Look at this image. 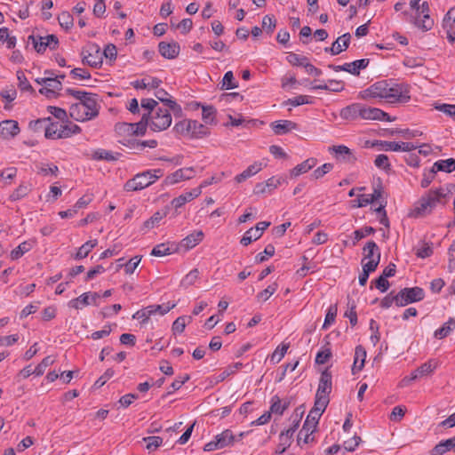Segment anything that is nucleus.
Masks as SVG:
<instances>
[{
    "mask_svg": "<svg viewBox=\"0 0 455 455\" xmlns=\"http://www.w3.org/2000/svg\"><path fill=\"white\" fill-rule=\"evenodd\" d=\"M432 168L435 172H444L451 173L455 171V159L449 158L446 160H439L433 164Z\"/></svg>",
    "mask_w": 455,
    "mask_h": 455,
    "instance_id": "nucleus-31",
    "label": "nucleus"
},
{
    "mask_svg": "<svg viewBox=\"0 0 455 455\" xmlns=\"http://www.w3.org/2000/svg\"><path fill=\"white\" fill-rule=\"evenodd\" d=\"M455 185L449 184L446 188L440 187L439 188L428 190L421 198L415 204L414 209L410 213L411 217L420 218L430 214L438 204L444 205L446 198L449 194L452 193Z\"/></svg>",
    "mask_w": 455,
    "mask_h": 455,
    "instance_id": "nucleus-2",
    "label": "nucleus"
},
{
    "mask_svg": "<svg viewBox=\"0 0 455 455\" xmlns=\"http://www.w3.org/2000/svg\"><path fill=\"white\" fill-rule=\"evenodd\" d=\"M453 448H455V437L443 440L432 449L431 455H443Z\"/></svg>",
    "mask_w": 455,
    "mask_h": 455,
    "instance_id": "nucleus-30",
    "label": "nucleus"
},
{
    "mask_svg": "<svg viewBox=\"0 0 455 455\" xmlns=\"http://www.w3.org/2000/svg\"><path fill=\"white\" fill-rule=\"evenodd\" d=\"M375 232V229L372 227H364L360 229H356L354 232V242L353 244L355 245L357 242L361 239L364 238L367 235H370Z\"/></svg>",
    "mask_w": 455,
    "mask_h": 455,
    "instance_id": "nucleus-55",
    "label": "nucleus"
},
{
    "mask_svg": "<svg viewBox=\"0 0 455 455\" xmlns=\"http://www.w3.org/2000/svg\"><path fill=\"white\" fill-rule=\"evenodd\" d=\"M32 244L29 242H23L11 251V259L16 260L22 257L26 252L29 251Z\"/></svg>",
    "mask_w": 455,
    "mask_h": 455,
    "instance_id": "nucleus-40",
    "label": "nucleus"
},
{
    "mask_svg": "<svg viewBox=\"0 0 455 455\" xmlns=\"http://www.w3.org/2000/svg\"><path fill=\"white\" fill-rule=\"evenodd\" d=\"M366 97L379 98L388 103L407 102L411 97L401 84H390L387 80L374 83L363 91Z\"/></svg>",
    "mask_w": 455,
    "mask_h": 455,
    "instance_id": "nucleus-3",
    "label": "nucleus"
},
{
    "mask_svg": "<svg viewBox=\"0 0 455 455\" xmlns=\"http://www.w3.org/2000/svg\"><path fill=\"white\" fill-rule=\"evenodd\" d=\"M364 108V105L362 103H353L343 108L339 116L342 119L345 120H355L357 118L363 119V110Z\"/></svg>",
    "mask_w": 455,
    "mask_h": 455,
    "instance_id": "nucleus-15",
    "label": "nucleus"
},
{
    "mask_svg": "<svg viewBox=\"0 0 455 455\" xmlns=\"http://www.w3.org/2000/svg\"><path fill=\"white\" fill-rule=\"evenodd\" d=\"M286 180L283 177H271L265 182H259L255 185L253 193L256 195H261L266 193H271L273 190L281 186Z\"/></svg>",
    "mask_w": 455,
    "mask_h": 455,
    "instance_id": "nucleus-11",
    "label": "nucleus"
},
{
    "mask_svg": "<svg viewBox=\"0 0 455 455\" xmlns=\"http://www.w3.org/2000/svg\"><path fill=\"white\" fill-rule=\"evenodd\" d=\"M172 252V249L166 243H160L156 245L152 251L151 255L156 257H162L169 255Z\"/></svg>",
    "mask_w": 455,
    "mask_h": 455,
    "instance_id": "nucleus-58",
    "label": "nucleus"
},
{
    "mask_svg": "<svg viewBox=\"0 0 455 455\" xmlns=\"http://www.w3.org/2000/svg\"><path fill=\"white\" fill-rule=\"evenodd\" d=\"M399 307H405L409 304L419 302L424 299L425 291L419 286L411 288H403L397 292Z\"/></svg>",
    "mask_w": 455,
    "mask_h": 455,
    "instance_id": "nucleus-9",
    "label": "nucleus"
},
{
    "mask_svg": "<svg viewBox=\"0 0 455 455\" xmlns=\"http://www.w3.org/2000/svg\"><path fill=\"white\" fill-rule=\"evenodd\" d=\"M436 365V363H433V361L430 360L418 367L414 371L411 372L410 377H405L403 379V382L407 384L411 380H415L419 378L427 376L435 371Z\"/></svg>",
    "mask_w": 455,
    "mask_h": 455,
    "instance_id": "nucleus-16",
    "label": "nucleus"
},
{
    "mask_svg": "<svg viewBox=\"0 0 455 455\" xmlns=\"http://www.w3.org/2000/svg\"><path fill=\"white\" fill-rule=\"evenodd\" d=\"M331 373L329 369H325L322 371L318 387L315 394V401H318V404L323 403L325 405L329 403V395L331 392Z\"/></svg>",
    "mask_w": 455,
    "mask_h": 455,
    "instance_id": "nucleus-6",
    "label": "nucleus"
},
{
    "mask_svg": "<svg viewBox=\"0 0 455 455\" xmlns=\"http://www.w3.org/2000/svg\"><path fill=\"white\" fill-rule=\"evenodd\" d=\"M333 168L332 164L327 163L321 167L315 169L311 174L312 179L318 180L323 177L326 173L330 172Z\"/></svg>",
    "mask_w": 455,
    "mask_h": 455,
    "instance_id": "nucleus-60",
    "label": "nucleus"
},
{
    "mask_svg": "<svg viewBox=\"0 0 455 455\" xmlns=\"http://www.w3.org/2000/svg\"><path fill=\"white\" fill-rule=\"evenodd\" d=\"M60 130V124L59 123H52L49 125H47L44 129V136L47 139H59L58 133Z\"/></svg>",
    "mask_w": 455,
    "mask_h": 455,
    "instance_id": "nucleus-61",
    "label": "nucleus"
},
{
    "mask_svg": "<svg viewBox=\"0 0 455 455\" xmlns=\"http://www.w3.org/2000/svg\"><path fill=\"white\" fill-rule=\"evenodd\" d=\"M348 309L345 312L344 316L349 319L350 324L355 326L357 323V314L355 311L356 305L354 300L348 299L347 302Z\"/></svg>",
    "mask_w": 455,
    "mask_h": 455,
    "instance_id": "nucleus-50",
    "label": "nucleus"
},
{
    "mask_svg": "<svg viewBox=\"0 0 455 455\" xmlns=\"http://www.w3.org/2000/svg\"><path fill=\"white\" fill-rule=\"evenodd\" d=\"M369 63H370L369 59H361V60H355L353 62L345 63L343 65L330 64V65H328V68L336 72L346 71L354 76H359L360 71L362 69L366 68L368 67Z\"/></svg>",
    "mask_w": 455,
    "mask_h": 455,
    "instance_id": "nucleus-10",
    "label": "nucleus"
},
{
    "mask_svg": "<svg viewBox=\"0 0 455 455\" xmlns=\"http://www.w3.org/2000/svg\"><path fill=\"white\" fill-rule=\"evenodd\" d=\"M17 78L19 81L18 87L20 88V90L25 91V92H29L31 93L35 92L34 88L31 86V84L28 81L23 71H21V70L17 71Z\"/></svg>",
    "mask_w": 455,
    "mask_h": 455,
    "instance_id": "nucleus-51",
    "label": "nucleus"
},
{
    "mask_svg": "<svg viewBox=\"0 0 455 455\" xmlns=\"http://www.w3.org/2000/svg\"><path fill=\"white\" fill-rule=\"evenodd\" d=\"M66 93L78 100V102L73 103L69 108L71 118L78 122H84L98 116L99 105L97 94L72 88L66 89Z\"/></svg>",
    "mask_w": 455,
    "mask_h": 455,
    "instance_id": "nucleus-1",
    "label": "nucleus"
},
{
    "mask_svg": "<svg viewBox=\"0 0 455 455\" xmlns=\"http://www.w3.org/2000/svg\"><path fill=\"white\" fill-rule=\"evenodd\" d=\"M455 329V320L453 318H450L446 323L443 324V326L437 329L434 336L436 339H442L446 338L452 330Z\"/></svg>",
    "mask_w": 455,
    "mask_h": 455,
    "instance_id": "nucleus-37",
    "label": "nucleus"
},
{
    "mask_svg": "<svg viewBox=\"0 0 455 455\" xmlns=\"http://www.w3.org/2000/svg\"><path fill=\"white\" fill-rule=\"evenodd\" d=\"M429 4L427 1H424L419 5V12H417L418 17L420 16V14L423 15V20L421 21L417 20L415 24L422 28L425 31L430 30L434 25V20L429 16Z\"/></svg>",
    "mask_w": 455,
    "mask_h": 455,
    "instance_id": "nucleus-20",
    "label": "nucleus"
},
{
    "mask_svg": "<svg viewBox=\"0 0 455 455\" xmlns=\"http://www.w3.org/2000/svg\"><path fill=\"white\" fill-rule=\"evenodd\" d=\"M317 163V160L315 158H308L302 162L301 164L296 165L291 171V177H298L303 173L307 172L309 170L314 168Z\"/></svg>",
    "mask_w": 455,
    "mask_h": 455,
    "instance_id": "nucleus-28",
    "label": "nucleus"
},
{
    "mask_svg": "<svg viewBox=\"0 0 455 455\" xmlns=\"http://www.w3.org/2000/svg\"><path fill=\"white\" fill-rule=\"evenodd\" d=\"M200 194H201L200 188H193L191 191L186 192V193L180 195V196L172 199L171 202V204L174 208L178 209V208L183 206L187 202H189V201L196 198L197 196H199Z\"/></svg>",
    "mask_w": 455,
    "mask_h": 455,
    "instance_id": "nucleus-25",
    "label": "nucleus"
},
{
    "mask_svg": "<svg viewBox=\"0 0 455 455\" xmlns=\"http://www.w3.org/2000/svg\"><path fill=\"white\" fill-rule=\"evenodd\" d=\"M60 26L65 30L70 29L74 25V19L68 12H62L57 18Z\"/></svg>",
    "mask_w": 455,
    "mask_h": 455,
    "instance_id": "nucleus-45",
    "label": "nucleus"
},
{
    "mask_svg": "<svg viewBox=\"0 0 455 455\" xmlns=\"http://www.w3.org/2000/svg\"><path fill=\"white\" fill-rule=\"evenodd\" d=\"M383 194V187L379 180L378 185L373 188V193L371 195H361L357 199V204H354V207H364L370 204H372L379 200Z\"/></svg>",
    "mask_w": 455,
    "mask_h": 455,
    "instance_id": "nucleus-13",
    "label": "nucleus"
},
{
    "mask_svg": "<svg viewBox=\"0 0 455 455\" xmlns=\"http://www.w3.org/2000/svg\"><path fill=\"white\" fill-rule=\"evenodd\" d=\"M194 176L195 170L193 167L181 168L168 175L164 180V183L167 185H173L180 182V180H190Z\"/></svg>",
    "mask_w": 455,
    "mask_h": 455,
    "instance_id": "nucleus-14",
    "label": "nucleus"
},
{
    "mask_svg": "<svg viewBox=\"0 0 455 455\" xmlns=\"http://www.w3.org/2000/svg\"><path fill=\"white\" fill-rule=\"evenodd\" d=\"M31 191V185L21 183L9 196L11 201H18L26 196Z\"/></svg>",
    "mask_w": 455,
    "mask_h": 455,
    "instance_id": "nucleus-38",
    "label": "nucleus"
},
{
    "mask_svg": "<svg viewBox=\"0 0 455 455\" xmlns=\"http://www.w3.org/2000/svg\"><path fill=\"white\" fill-rule=\"evenodd\" d=\"M289 403H282L278 395H274L271 400L270 411L271 413L281 415L283 411L288 407Z\"/></svg>",
    "mask_w": 455,
    "mask_h": 455,
    "instance_id": "nucleus-42",
    "label": "nucleus"
},
{
    "mask_svg": "<svg viewBox=\"0 0 455 455\" xmlns=\"http://www.w3.org/2000/svg\"><path fill=\"white\" fill-rule=\"evenodd\" d=\"M150 113H144L140 120L132 123L134 136H143L146 134L148 126H150Z\"/></svg>",
    "mask_w": 455,
    "mask_h": 455,
    "instance_id": "nucleus-29",
    "label": "nucleus"
},
{
    "mask_svg": "<svg viewBox=\"0 0 455 455\" xmlns=\"http://www.w3.org/2000/svg\"><path fill=\"white\" fill-rule=\"evenodd\" d=\"M151 315H153L152 310H150V308H148V306L140 310H138L136 313H134L132 315V318L141 320V323L145 324L148 321V319Z\"/></svg>",
    "mask_w": 455,
    "mask_h": 455,
    "instance_id": "nucleus-63",
    "label": "nucleus"
},
{
    "mask_svg": "<svg viewBox=\"0 0 455 455\" xmlns=\"http://www.w3.org/2000/svg\"><path fill=\"white\" fill-rule=\"evenodd\" d=\"M158 51L164 58L173 60L176 57H178L180 51V47L179 43L177 42H160L158 44Z\"/></svg>",
    "mask_w": 455,
    "mask_h": 455,
    "instance_id": "nucleus-21",
    "label": "nucleus"
},
{
    "mask_svg": "<svg viewBox=\"0 0 455 455\" xmlns=\"http://www.w3.org/2000/svg\"><path fill=\"white\" fill-rule=\"evenodd\" d=\"M275 254V247L273 244L269 243L265 247L263 252H259L255 257V261L257 263H262L267 260V257H272Z\"/></svg>",
    "mask_w": 455,
    "mask_h": 455,
    "instance_id": "nucleus-56",
    "label": "nucleus"
},
{
    "mask_svg": "<svg viewBox=\"0 0 455 455\" xmlns=\"http://www.w3.org/2000/svg\"><path fill=\"white\" fill-rule=\"evenodd\" d=\"M199 270L197 268L192 269L185 277L181 280L180 285L184 288H188L193 285L196 281L199 278Z\"/></svg>",
    "mask_w": 455,
    "mask_h": 455,
    "instance_id": "nucleus-49",
    "label": "nucleus"
},
{
    "mask_svg": "<svg viewBox=\"0 0 455 455\" xmlns=\"http://www.w3.org/2000/svg\"><path fill=\"white\" fill-rule=\"evenodd\" d=\"M166 216V211L164 212H156L153 214V216L151 218H149L148 220H147L144 224H143V227L144 228L146 229H151L153 228L155 226H156L164 217Z\"/></svg>",
    "mask_w": 455,
    "mask_h": 455,
    "instance_id": "nucleus-48",
    "label": "nucleus"
},
{
    "mask_svg": "<svg viewBox=\"0 0 455 455\" xmlns=\"http://www.w3.org/2000/svg\"><path fill=\"white\" fill-rule=\"evenodd\" d=\"M98 244V241L96 239L94 240H89L85 243H84L77 251L76 254V259H82L89 254V252Z\"/></svg>",
    "mask_w": 455,
    "mask_h": 455,
    "instance_id": "nucleus-39",
    "label": "nucleus"
},
{
    "mask_svg": "<svg viewBox=\"0 0 455 455\" xmlns=\"http://www.w3.org/2000/svg\"><path fill=\"white\" fill-rule=\"evenodd\" d=\"M238 87V83L235 80L234 75L232 71H228L225 73L224 77L222 79L221 90H230Z\"/></svg>",
    "mask_w": 455,
    "mask_h": 455,
    "instance_id": "nucleus-46",
    "label": "nucleus"
},
{
    "mask_svg": "<svg viewBox=\"0 0 455 455\" xmlns=\"http://www.w3.org/2000/svg\"><path fill=\"white\" fill-rule=\"evenodd\" d=\"M191 130V119H184L178 122L174 127L173 131L183 136H189V131Z\"/></svg>",
    "mask_w": 455,
    "mask_h": 455,
    "instance_id": "nucleus-44",
    "label": "nucleus"
},
{
    "mask_svg": "<svg viewBox=\"0 0 455 455\" xmlns=\"http://www.w3.org/2000/svg\"><path fill=\"white\" fill-rule=\"evenodd\" d=\"M215 439L219 443V446L224 448L233 444L235 441V436L233 435L230 429L226 428L220 435H217Z\"/></svg>",
    "mask_w": 455,
    "mask_h": 455,
    "instance_id": "nucleus-36",
    "label": "nucleus"
},
{
    "mask_svg": "<svg viewBox=\"0 0 455 455\" xmlns=\"http://www.w3.org/2000/svg\"><path fill=\"white\" fill-rule=\"evenodd\" d=\"M20 132L17 121L4 120L0 123V136L4 139L14 138Z\"/></svg>",
    "mask_w": 455,
    "mask_h": 455,
    "instance_id": "nucleus-22",
    "label": "nucleus"
},
{
    "mask_svg": "<svg viewBox=\"0 0 455 455\" xmlns=\"http://www.w3.org/2000/svg\"><path fill=\"white\" fill-rule=\"evenodd\" d=\"M384 116L383 110L378 108L366 107L363 110V119L364 120H377L379 121V116Z\"/></svg>",
    "mask_w": 455,
    "mask_h": 455,
    "instance_id": "nucleus-43",
    "label": "nucleus"
},
{
    "mask_svg": "<svg viewBox=\"0 0 455 455\" xmlns=\"http://www.w3.org/2000/svg\"><path fill=\"white\" fill-rule=\"evenodd\" d=\"M203 113H202V119L204 122V124H216V114L217 110L216 108L212 106H202Z\"/></svg>",
    "mask_w": 455,
    "mask_h": 455,
    "instance_id": "nucleus-34",
    "label": "nucleus"
},
{
    "mask_svg": "<svg viewBox=\"0 0 455 455\" xmlns=\"http://www.w3.org/2000/svg\"><path fill=\"white\" fill-rule=\"evenodd\" d=\"M273 132L276 135L285 134L298 128V124L291 120H280L271 124Z\"/></svg>",
    "mask_w": 455,
    "mask_h": 455,
    "instance_id": "nucleus-24",
    "label": "nucleus"
},
{
    "mask_svg": "<svg viewBox=\"0 0 455 455\" xmlns=\"http://www.w3.org/2000/svg\"><path fill=\"white\" fill-rule=\"evenodd\" d=\"M100 298V294L98 292H84L79 297L73 299L69 301V307H74L76 309L81 308V306H88L91 301L94 305H98L97 299Z\"/></svg>",
    "mask_w": 455,
    "mask_h": 455,
    "instance_id": "nucleus-18",
    "label": "nucleus"
},
{
    "mask_svg": "<svg viewBox=\"0 0 455 455\" xmlns=\"http://www.w3.org/2000/svg\"><path fill=\"white\" fill-rule=\"evenodd\" d=\"M115 132L123 139L134 136L132 123H117L115 125Z\"/></svg>",
    "mask_w": 455,
    "mask_h": 455,
    "instance_id": "nucleus-35",
    "label": "nucleus"
},
{
    "mask_svg": "<svg viewBox=\"0 0 455 455\" xmlns=\"http://www.w3.org/2000/svg\"><path fill=\"white\" fill-rule=\"evenodd\" d=\"M172 115L166 108H157L150 116V128L154 132H162L172 124Z\"/></svg>",
    "mask_w": 455,
    "mask_h": 455,
    "instance_id": "nucleus-7",
    "label": "nucleus"
},
{
    "mask_svg": "<svg viewBox=\"0 0 455 455\" xmlns=\"http://www.w3.org/2000/svg\"><path fill=\"white\" fill-rule=\"evenodd\" d=\"M351 35L345 33L334 41L331 47H326L324 51L331 55H338L343 51L347 50L349 46Z\"/></svg>",
    "mask_w": 455,
    "mask_h": 455,
    "instance_id": "nucleus-17",
    "label": "nucleus"
},
{
    "mask_svg": "<svg viewBox=\"0 0 455 455\" xmlns=\"http://www.w3.org/2000/svg\"><path fill=\"white\" fill-rule=\"evenodd\" d=\"M374 164L376 165V167L383 169L386 172H388L391 169V164L389 163L388 156L384 154L377 156L374 161Z\"/></svg>",
    "mask_w": 455,
    "mask_h": 455,
    "instance_id": "nucleus-59",
    "label": "nucleus"
},
{
    "mask_svg": "<svg viewBox=\"0 0 455 455\" xmlns=\"http://www.w3.org/2000/svg\"><path fill=\"white\" fill-rule=\"evenodd\" d=\"M155 172H159L160 175L153 174L151 170L136 174L125 182L124 189L125 191H138L149 187L164 174L161 169H156Z\"/></svg>",
    "mask_w": 455,
    "mask_h": 455,
    "instance_id": "nucleus-4",
    "label": "nucleus"
},
{
    "mask_svg": "<svg viewBox=\"0 0 455 455\" xmlns=\"http://www.w3.org/2000/svg\"><path fill=\"white\" fill-rule=\"evenodd\" d=\"M277 283H274L270 285H268L265 290L259 292L257 295L258 300L266 301L269 299V297L275 293V291L277 290Z\"/></svg>",
    "mask_w": 455,
    "mask_h": 455,
    "instance_id": "nucleus-62",
    "label": "nucleus"
},
{
    "mask_svg": "<svg viewBox=\"0 0 455 455\" xmlns=\"http://www.w3.org/2000/svg\"><path fill=\"white\" fill-rule=\"evenodd\" d=\"M399 303L397 293L392 291L380 300V307L386 309L395 304L399 307Z\"/></svg>",
    "mask_w": 455,
    "mask_h": 455,
    "instance_id": "nucleus-47",
    "label": "nucleus"
},
{
    "mask_svg": "<svg viewBox=\"0 0 455 455\" xmlns=\"http://www.w3.org/2000/svg\"><path fill=\"white\" fill-rule=\"evenodd\" d=\"M210 134V129L206 124H201L196 120L191 119V130L189 131L190 139H203Z\"/></svg>",
    "mask_w": 455,
    "mask_h": 455,
    "instance_id": "nucleus-26",
    "label": "nucleus"
},
{
    "mask_svg": "<svg viewBox=\"0 0 455 455\" xmlns=\"http://www.w3.org/2000/svg\"><path fill=\"white\" fill-rule=\"evenodd\" d=\"M204 235L203 231H196L183 238L181 245L187 249L194 248L203 240Z\"/></svg>",
    "mask_w": 455,
    "mask_h": 455,
    "instance_id": "nucleus-32",
    "label": "nucleus"
},
{
    "mask_svg": "<svg viewBox=\"0 0 455 455\" xmlns=\"http://www.w3.org/2000/svg\"><path fill=\"white\" fill-rule=\"evenodd\" d=\"M176 306V304H163V305H150L148 306V308H150V310H152V315H155L156 313H158L159 315H164L165 314H167L171 309H172L174 307Z\"/></svg>",
    "mask_w": 455,
    "mask_h": 455,
    "instance_id": "nucleus-57",
    "label": "nucleus"
},
{
    "mask_svg": "<svg viewBox=\"0 0 455 455\" xmlns=\"http://www.w3.org/2000/svg\"><path fill=\"white\" fill-rule=\"evenodd\" d=\"M363 251L364 255L363 259H369V260L371 259H376L378 253H380L379 248L374 241L367 242Z\"/></svg>",
    "mask_w": 455,
    "mask_h": 455,
    "instance_id": "nucleus-41",
    "label": "nucleus"
},
{
    "mask_svg": "<svg viewBox=\"0 0 455 455\" xmlns=\"http://www.w3.org/2000/svg\"><path fill=\"white\" fill-rule=\"evenodd\" d=\"M330 150L337 154V158L349 164H355L357 160L352 150L347 146L339 145L330 148Z\"/></svg>",
    "mask_w": 455,
    "mask_h": 455,
    "instance_id": "nucleus-23",
    "label": "nucleus"
},
{
    "mask_svg": "<svg viewBox=\"0 0 455 455\" xmlns=\"http://www.w3.org/2000/svg\"><path fill=\"white\" fill-rule=\"evenodd\" d=\"M81 128L75 124L69 123L67 124H60V130L58 133V138H68L73 134H78L81 132Z\"/></svg>",
    "mask_w": 455,
    "mask_h": 455,
    "instance_id": "nucleus-33",
    "label": "nucleus"
},
{
    "mask_svg": "<svg viewBox=\"0 0 455 455\" xmlns=\"http://www.w3.org/2000/svg\"><path fill=\"white\" fill-rule=\"evenodd\" d=\"M322 405L318 404V401H315L314 407L309 411L304 425L302 427H316L318 424V421L323 414V412L325 411L327 405L325 403H322Z\"/></svg>",
    "mask_w": 455,
    "mask_h": 455,
    "instance_id": "nucleus-19",
    "label": "nucleus"
},
{
    "mask_svg": "<svg viewBox=\"0 0 455 455\" xmlns=\"http://www.w3.org/2000/svg\"><path fill=\"white\" fill-rule=\"evenodd\" d=\"M366 358V350L362 345H358L355 349V358L354 363L352 367V373L355 374L356 372L363 370L364 366V362Z\"/></svg>",
    "mask_w": 455,
    "mask_h": 455,
    "instance_id": "nucleus-27",
    "label": "nucleus"
},
{
    "mask_svg": "<svg viewBox=\"0 0 455 455\" xmlns=\"http://www.w3.org/2000/svg\"><path fill=\"white\" fill-rule=\"evenodd\" d=\"M28 41L33 44L35 51L39 54H43L47 47L51 50H55L59 47V39L53 34L46 36L30 35L28 37Z\"/></svg>",
    "mask_w": 455,
    "mask_h": 455,
    "instance_id": "nucleus-8",
    "label": "nucleus"
},
{
    "mask_svg": "<svg viewBox=\"0 0 455 455\" xmlns=\"http://www.w3.org/2000/svg\"><path fill=\"white\" fill-rule=\"evenodd\" d=\"M155 96L156 97V99L159 101H161L167 108L174 100H172V98L169 95V93L164 89H158L155 92Z\"/></svg>",
    "mask_w": 455,
    "mask_h": 455,
    "instance_id": "nucleus-64",
    "label": "nucleus"
},
{
    "mask_svg": "<svg viewBox=\"0 0 455 455\" xmlns=\"http://www.w3.org/2000/svg\"><path fill=\"white\" fill-rule=\"evenodd\" d=\"M381 146L386 151H404L410 152L418 148V145L411 142H395V141H382L376 140L372 146Z\"/></svg>",
    "mask_w": 455,
    "mask_h": 455,
    "instance_id": "nucleus-12",
    "label": "nucleus"
},
{
    "mask_svg": "<svg viewBox=\"0 0 455 455\" xmlns=\"http://www.w3.org/2000/svg\"><path fill=\"white\" fill-rule=\"evenodd\" d=\"M54 363V359L48 355L44 357L40 363L37 364V366L33 370V372H35L36 376H41L44 374L45 369L52 365Z\"/></svg>",
    "mask_w": 455,
    "mask_h": 455,
    "instance_id": "nucleus-54",
    "label": "nucleus"
},
{
    "mask_svg": "<svg viewBox=\"0 0 455 455\" xmlns=\"http://www.w3.org/2000/svg\"><path fill=\"white\" fill-rule=\"evenodd\" d=\"M146 443V448L149 451H156L163 443V438L160 436H148L142 439Z\"/></svg>",
    "mask_w": 455,
    "mask_h": 455,
    "instance_id": "nucleus-53",
    "label": "nucleus"
},
{
    "mask_svg": "<svg viewBox=\"0 0 455 455\" xmlns=\"http://www.w3.org/2000/svg\"><path fill=\"white\" fill-rule=\"evenodd\" d=\"M82 62L94 68H99L102 65V53L98 44L90 43L82 49Z\"/></svg>",
    "mask_w": 455,
    "mask_h": 455,
    "instance_id": "nucleus-5",
    "label": "nucleus"
},
{
    "mask_svg": "<svg viewBox=\"0 0 455 455\" xmlns=\"http://www.w3.org/2000/svg\"><path fill=\"white\" fill-rule=\"evenodd\" d=\"M338 312L337 305H331L327 310L323 329H327L331 323L335 322Z\"/></svg>",
    "mask_w": 455,
    "mask_h": 455,
    "instance_id": "nucleus-52",
    "label": "nucleus"
}]
</instances>
